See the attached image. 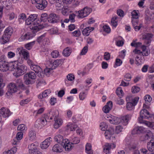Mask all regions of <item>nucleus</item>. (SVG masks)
Returning <instances> with one entry per match:
<instances>
[{"label": "nucleus", "mask_w": 154, "mask_h": 154, "mask_svg": "<svg viewBox=\"0 0 154 154\" xmlns=\"http://www.w3.org/2000/svg\"><path fill=\"white\" fill-rule=\"evenodd\" d=\"M36 14H30L26 20V24L29 25L30 28L34 33L42 29L44 26L40 24V21L37 18Z\"/></svg>", "instance_id": "obj_1"}, {"label": "nucleus", "mask_w": 154, "mask_h": 154, "mask_svg": "<svg viewBox=\"0 0 154 154\" xmlns=\"http://www.w3.org/2000/svg\"><path fill=\"white\" fill-rule=\"evenodd\" d=\"M104 116L105 119L108 121L111 124H117L121 123L124 125L126 126L128 124V122L131 119L132 115L128 114L120 118L107 114Z\"/></svg>", "instance_id": "obj_2"}, {"label": "nucleus", "mask_w": 154, "mask_h": 154, "mask_svg": "<svg viewBox=\"0 0 154 154\" xmlns=\"http://www.w3.org/2000/svg\"><path fill=\"white\" fill-rule=\"evenodd\" d=\"M150 114L147 110L144 108L141 110L140 112V117L138 118L139 122L143 124L148 127L153 128V124L152 122L145 121L143 119H149L150 117Z\"/></svg>", "instance_id": "obj_3"}, {"label": "nucleus", "mask_w": 154, "mask_h": 154, "mask_svg": "<svg viewBox=\"0 0 154 154\" xmlns=\"http://www.w3.org/2000/svg\"><path fill=\"white\" fill-rule=\"evenodd\" d=\"M141 48L142 51L137 48L133 51L134 53L138 54L136 57L135 60L137 62L139 63H143L144 61V59L143 57L148 56L149 53V51L146 48L145 46H142Z\"/></svg>", "instance_id": "obj_4"}, {"label": "nucleus", "mask_w": 154, "mask_h": 154, "mask_svg": "<svg viewBox=\"0 0 154 154\" xmlns=\"http://www.w3.org/2000/svg\"><path fill=\"white\" fill-rule=\"evenodd\" d=\"M17 64L12 62L9 63L6 61L5 56H2L0 57V70L2 72H6L8 71L10 68L13 69V68L17 67Z\"/></svg>", "instance_id": "obj_5"}, {"label": "nucleus", "mask_w": 154, "mask_h": 154, "mask_svg": "<svg viewBox=\"0 0 154 154\" xmlns=\"http://www.w3.org/2000/svg\"><path fill=\"white\" fill-rule=\"evenodd\" d=\"M9 89L12 92L15 93L16 92L19 88L24 89V85L21 79H18L15 81V83H11L8 85Z\"/></svg>", "instance_id": "obj_6"}, {"label": "nucleus", "mask_w": 154, "mask_h": 154, "mask_svg": "<svg viewBox=\"0 0 154 154\" xmlns=\"http://www.w3.org/2000/svg\"><path fill=\"white\" fill-rule=\"evenodd\" d=\"M13 31V29L10 26H9L5 29L3 36L0 39V42L1 44H5L9 41Z\"/></svg>", "instance_id": "obj_7"}, {"label": "nucleus", "mask_w": 154, "mask_h": 154, "mask_svg": "<svg viewBox=\"0 0 154 154\" xmlns=\"http://www.w3.org/2000/svg\"><path fill=\"white\" fill-rule=\"evenodd\" d=\"M17 52L20 55H22L23 57H19L17 61L20 63H22L24 60H27L29 57V54L28 51L23 48H18L17 49Z\"/></svg>", "instance_id": "obj_8"}, {"label": "nucleus", "mask_w": 154, "mask_h": 154, "mask_svg": "<svg viewBox=\"0 0 154 154\" xmlns=\"http://www.w3.org/2000/svg\"><path fill=\"white\" fill-rule=\"evenodd\" d=\"M14 64H17V67L13 68V69H16V72L14 73V75L16 77H18L23 74L27 69V67L24 64H22L20 66L18 65L19 63L17 61L14 62Z\"/></svg>", "instance_id": "obj_9"}, {"label": "nucleus", "mask_w": 154, "mask_h": 154, "mask_svg": "<svg viewBox=\"0 0 154 154\" xmlns=\"http://www.w3.org/2000/svg\"><path fill=\"white\" fill-rule=\"evenodd\" d=\"M32 4H36V8L39 10H42L47 6L48 2L46 0H31Z\"/></svg>", "instance_id": "obj_10"}, {"label": "nucleus", "mask_w": 154, "mask_h": 154, "mask_svg": "<svg viewBox=\"0 0 154 154\" xmlns=\"http://www.w3.org/2000/svg\"><path fill=\"white\" fill-rule=\"evenodd\" d=\"M91 9L86 7L78 11V17L79 18H83L87 16L91 12Z\"/></svg>", "instance_id": "obj_11"}, {"label": "nucleus", "mask_w": 154, "mask_h": 154, "mask_svg": "<svg viewBox=\"0 0 154 154\" xmlns=\"http://www.w3.org/2000/svg\"><path fill=\"white\" fill-rule=\"evenodd\" d=\"M47 119L45 117L38 119L35 122V126L37 128L41 129L47 124Z\"/></svg>", "instance_id": "obj_12"}, {"label": "nucleus", "mask_w": 154, "mask_h": 154, "mask_svg": "<svg viewBox=\"0 0 154 154\" xmlns=\"http://www.w3.org/2000/svg\"><path fill=\"white\" fill-rule=\"evenodd\" d=\"M39 143L37 142H35L29 144L28 146L29 152L30 154H32L38 150Z\"/></svg>", "instance_id": "obj_13"}, {"label": "nucleus", "mask_w": 154, "mask_h": 154, "mask_svg": "<svg viewBox=\"0 0 154 154\" xmlns=\"http://www.w3.org/2000/svg\"><path fill=\"white\" fill-rule=\"evenodd\" d=\"M23 136V133L22 132L20 131L17 132L16 135V139H14L12 141V144L16 145L17 147L19 146L20 145V141L22 139Z\"/></svg>", "instance_id": "obj_14"}, {"label": "nucleus", "mask_w": 154, "mask_h": 154, "mask_svg": "<svg viewBox=\"0 0 154 154\" xmlns=\"http://www.w3.org/2000/svg\"><path fill=\"white\" fill-rule=\"evenodd\" d=\"M71 142H70L69 140L67 139H64V140L62 142L61 145L62 147L66 151H70L72 147Z\"/></svg>", "instance_id": "obj_15"}, {"label": "nucleus", "mask_w": 154, "mask_h": 154, "mask_svg": "<svg viewBox=\"0 0 154 154\" xmlns=\"http://www.w3.org/2000/svg\"><path fill=\"white\" fill-rule=\"evenodd\" d=\"M31 69L35 72L38 76L40 77L43 76V73L42 69L39 66L34 64L31 66Z\"/></svg>", "instance_id": "obj_16"}, {"label": "nucleus", "mask_w": 154, "mask_h": 154, "mask_svg": "<svg viewBox=\"0 0 154 154\" xmlns=\"http://www.w3.org/2000/svg\"><path fill=\"white\" fill-rule=\"evenodd\" d=\"M60 20V16L53 13L51 14L48 18V21L50 23H57Z\"/></svg>", "instance_id": "obj_17"}, {"label": "nucleus", "mask_w": 154, "mask_h": 154, "mask_svg": "<svg viewBox=\"0 0 154 154\" xmlns=\"http://www.w3.org/2000/svg\"><path fill=\"white\" fill-rule=\"evenodd\" d=\"M75 77L72 74H69L66 76V79L65 80V82L67 86L72 85L74 83Z\"/></svg>", "instance_id": "obj_18"}, {"label": "nucleus", "mask_w": 154, "mask_h": 154, "mask_svg": "<svg viewBox=\"0 0 154 154\" xmlns=\"http://www.w3.org/2000/svg\"><path fill=\"white\" fill-rule=\"evenodd\" d=\"M58 115V112L57 110H52L47 114L45 117L47 120H52L54 117V119L57 117Z\"/></svg>", "instance_id": "obj_19"}, {"label": "nucleus", "mask_w": 154, "mask_h": 154, "mask_svg": "<svg viewBox=\"0 0 154 154\" xmlns=\"http://www.w3.org/2000/svg\"><path fill=\"white\" fill-rule=\"evenodd\" d=\"M51 141L52 138L51 137H48L46 139L40 144V147L41 148L43 149H46L50 145Z\"/></svg>", "instance_id": "obj_20"}, {"label": "nucleus", "mask_w": 154, "mask_h": 154, "mask_svg": "<svg viewBox=\"0 0 154 154\" xmlns=\"http://www.w3.org/2000/svg\"><path fill=\"white\" fill-rule=\"evenodd\" d=\"M152 35L149 33H146L143 35L142 38L145 40V43L148 45L151 43V39L152 37Z\"/></svg>", "instance_id": "obj_21"}, {"label": "nucleus", "mask_w": 154, "mask_h": 154, "mask_svg": "<svg viewBox=\"0 0 154 154\" xmlns=\"http://www.w3.org/2000/svg\"><path fill=\"white\" fill-rule=\"evenodd\" d=\"M116 145L114 144H109L106 143L104 145L103 148L104 152L106 154H108L110 152V149L111 148H115Z\"/></svg>", "instance_id": "obj_22"}, {"label": "nucleus", "mask_w": 154, "mask_h": 154, "mask_svg": "<svg viewBox=\"0 0 154 154\" xmlns=\"http://www.w3.org/2000/svg\"><path fill=\"white\" fill-rule=\"evenodd\" d=\"M144 99L145 100V103L143 104V107L144 108H148L149 106V103L152 101V97L150 95L147 94L144 97Z\"/></svg>", "instance_id": "obj_23"}, {"label": "nucleus", "mask_w": 154, "mask_h": 154, "mask_svg": "<svg viewBox=\"0 0 154 154\" xmlns=\"http://www.w3.org/2000/svg\"><path fill=\"white\" fill-rule=\"evenodd\" d=\"M0 114L4 117H8L11 114L9 110L5 108H2L0 109Z\"/></svg>", "instance_id": "obj_24"}, {"label": "nucleus", "mask_w": 154, "mask_h": 154, "mask_svg": "<svg viewBox=\"0 0 154 154\" xmlns=\"http://www.w3.org/2000/svg\"><path fill=\"white\" fill-rule=\"evenodd\" d=\"M112 107V103L110 101H108L106 105L103 108V110L104 113H108L111 109Z\"/></svg>", "instance_id": "obj_25"}, {"label": "nucleus", "mask_w": 154, "mask_h": 154, "mask_svg": "<svg viewBox=\"0 0 154 154\" xmlns=\"http://www.w3.org/2000/svg\"><path fill=\"white\" fill-rule=\"evenodd\" d=\"M114 133V129L112 128H110L106 130L105 133V135L107 139H109Z\"/></svg>", "instance_id": "obj_26"}, {"label": "nucleus", "mask_w": 154, "mask_h": 154, "mask_svg": "<svg viewBox=\"0 0 154 154\" xmlns=\"http://www.w3.org/2000/svg\"><path fill=\"white\" fill-rule=\"evenodd\" d=\"M33 37V34L30 33H27L22 35L19 38V40L20 41L28 40L32 38Z\"/></svg>", "instance_id": "obj_27"}, {"label": "nucleus", "mask_w": 154, "mask_h": 154, "mask_svg": "<svg viewBox=\"0 0 154 154\" xmlns=\"http://www.w3.org/2000/svg\"><path fill=\"white\" fill-rule=\"evenodd\" d=\"M55 123L54 124V127L55 129L58 128L63 123L62 120L57 117L55 118Z\"/></svg>", "instance_id": "obj_28"}, {"label": "nucleus", "mask_w": 154, "mask_h": 154, "mask_svg": "<svg viewBox=\"0 0 154 154\" xmlns=\"http://www.w3.org/2000/svg\"><path fill=\"white\" fill-rule=\"evenodd\" d=\"M52 150L54 152H60L63 151V148L60 144H56L52 147Z\"/></svg>", "instance_id": "obj_29"}, {"label": "nucleus", "mask_w": 154, "mask_h": 154, "mask_svg": "<svg viewBox=\"0 0 154 154\" xmlns=\"http://www.w3.org/2000/svg\"><path fill=\"white\" fill-rule=\"evenodd\" d=\"M147 148L148 149L149 152L150 153H153L154 154V140H151L149 142L147 143Z\"/></svg>", "instance_id": "obj_30"}, {"label": "nucleus", "mask_w": 154, "mask_h": 154, "mask_svg": "<svg viewBox=\"0 0 154 154\" xmlns=\"http://www.w3.org/2000/svg\"><path fill=\"white\" fill-rule=\"evenodd\" d=\"M51 93L50 89H48L44 91L42 93L39 94L38 96L39 98L42 99L48 97Z\"/></svg>", "instance_id": "obj_31"}, {"label": "nucleus", "mask_w": 154, "mask_h": 154, "mask_svg": "<svg viewBox=\"0 0 154 154\" xmlns=\"http://www.w3.org/2000/svg\"><path fill=\"white\" fill-rule=\"evenodd\" d=\"M94 29L93 27H86L82 31V33L84 35L88 36L89 35L90 32L93 30Z\"/></svg>", "instance_id": "obj_32"}, {"label": "nucleus", "mask_w": 154, "mask_h": 154, "mask_svg": "<svg viewBox=\"0 0 154 154\" xmlns=\"http://www.w3.org/2000/svg\"><path fill=\"white\" fill-rule=\"evenodd\" d=\"M72 51V49L70 48L67 47L63 50V54L65 57H68L70 55Z\"/></svg>", "instance_id": "obj_33"}, {"label": "nucleus", "mask_w": 154, "mask_h": 154, "mask_svg": "<svg viewBox=\"0 0 154 154\" xmlns=\"http://www.w3.org/2000/svg\"><path fill=\"white\" fill-rule=\"evenodd\" d=\"M54 139L55 141L61 144H62V142L64 140L63 136L60 134H57L55 136Z\"/></svg>", "instance_id": "obj_34"}, {"label": "nucleus", "mask_w": 154, "mask_h": 154, "mask_svg": "<svg viewBox=\"0 0 154 154\" xmlns=\"http://www.w3.org/2000/svg\"><path fill=\"white\" fill-rule=\"evenodd\" d=\"M66 126L68 129H69L71 131H73L75 130L78 126L76 124H72L69 122L67 124Z\"/></svg>", "instance_id": "obj_35"}, {"label": "nucleus", "mask_w": 154, "mask_h": 154, "mask_svg": "<svg viewBox=\"0 0 154 154\" xmlns=\"http://www.w3.org/2000/svg\"><path fill=\"white\" fill-rule=\"evenodd\" d=\"M85 152L88 154H92L93 153L91 149V145L89 143H87L85 146Z\"/></svg>", "instance_id": "obj_36"}, {"label": "nucleus", "mask_w": 154, "mask_h": 154, "mask_svg": "<svg viewBox=\"0 0 154 154\" xmlns=\"http://www.w3.org/2000/svg\"><path fill=\"white\" fill-rule=\"evenodd\" d=\"M26 19V15L24 13L20 14L18 16V20L20 23L24 22Z\"/></svg>", "instance_id": "obj_37"}, {"label": "nucleus", "mask_w": 154, "mask_h": 154, "mask_svg": "<svg viewBox=\"0 0 154 154\" xmlns=\"http://www.w3.org/2000/svg\"><path fill=\"white\" fill-rule=\"evenodd\" d=\"M0 2L1 5V8L7 7L10 5V1L9 0H0Z\"/></svg>", "instance_id": "obj_38"}, {"label": "nucleus", "mask_w": 154, "mask_h": 154, "mask_svg": "<svg viewBox=\"0 0 154 154\" xmlns=\"http://www.w3.org/2000/svg\"><path fill=\"white\" fill-rule=\"evenodd\" d=\"M150 138H151V140H153V134L152 132L151 131H149L147 133L145 136V138H144V139L143 140V141L148 140Z\"/></svg>", "instance_id": "obj_39"}, {"label": "nucleus", "mask_w": 154, "mask_h": 154, "mask_svg": "<svg viewBox=\"0 0 154 154\" xmlns=\"http://www.w3.org/2000/svg\"><path fill=\"white\" fill-rule=\"evenodd\" d=\"M26 76H28L29 78L32 79H36V76L35 73L32 71H30L26 74Z\"/></svg>", "instance_id": "obj_40"}, {"label": "nucleus", "mask_w": 154, "mask_h": 154, "mask_svg": "<svg viewBox=\"0 0 154 154\" xmlns=\"http://www.w3.org/2000/svg\"><path fill=\"white\" fill-rule=\"evenodd\" d=\"M70 140L72 144H77L79 143L80 141V138L77 137H72Z\"/></svg>", "instance_id": "obj_41"}, {"label": "nucleus", "mask_w": 154, "mask_h": 154, "mask_svg": "<svg viewBox=\"0 0 154 154\" xmlns=\"http://www.w3.org/2000/svg\"><path fill=\"white\" fill-rule=\"evenodd\" d=\"M116 45L118 46H122L123 44L122 38L121 37L119 36L116 39Z\"/></svg>", "instance_id": "obj_42"}, {"label": "nucleus", "mask_w": 154, "mask_h": 154, "mask_svg": "<svg viewBox=\"0 0 154 154\" xmlns=\"http://www.w3.org/2000/svg\"><path fill=\"white\" fill-rule=\"evenodd\" d=\"M64 59H61L57 60L54 61L53 63V65L54 67H57L59 65H61L63 62Z\"/></svg>", "instance_id": "obj_43"}, {"label": "nucleus", "mask_w": 154, "mask_h": 154, "mask_svg": "<svg viewBox=\"0 0 154 154\" xmlns=\"http://www.w3.org/2000/svg\"><path fill=\"white\" fill-rule=\"evenodd\" d=\"M87 93L84 91L80 92L79 95V99L81 100H84L87 97Z\"/></svg>", "instance_id": "obj_44"}, {"label": "nucleus", "mask_w": 154, "mask_h": 154, "mask_svg": "<svg viewBox=\"0 0 154 154\" xmlns=\"http://www.w3.org/2000/svg\"><path fill=\"white\" fill-rule=\"evenodd\" d=\"M131 14L132 18L133 19H138L140 16L138 11L134 10L132 12Z\"/></svg>", "instance_id": "obj_45"}, {"label": "nucleus", "mask_w": 154, "mask_h": 154, "mask_svg": "<svg viewBox=\"0 0 154 154\" xmlns=\"http://www.w3.org/2000/svg\"><path fill=\"white\" fill-rule=\"evenodd\" d=\"M45 33H44L38 37L37 39V42L40 44L42 45L43 42L45 37Z\"/></svg>", "instance_id": "obj_46"}, {"label": "nucleus", "mask_w": 154, "mask_h": 154, "mask_svg": "<svg viewBox=\"0 0 154 154\" xmlns=\"http://www.w3.org/2000/svg\"><path fill=\"white\" fill-rule=\"evenodd\" d=\"M29 139L30 140H34L35 137V134L34 131L32 130L29 131Z\"/></svg>", "instance_id": "obj_47"}, {"label": "nucleus", "mask_w": 154, "mask_h": 154, "mask_svg": "<svg viewBox=\"0 0 154 154\" xmlns=\"http://www.w3.org/2000/svg\"><path fill=\"white\" fill-rule=\"evenodd\" d=\"M70 12V11L68 9L67 7H64L62 10V13L63 15L65 16L67 15Z\"/></svg>", "instance_id": "obj_48"}, {"label": "nucleus", "mask_w": 154, "mask_h": 154, "mask_svg": "<svg viewBox=\"0 0 154 154\" xmlns=\"http://www.w3.org/2000/svg\"><path fill=\"white\" fill-rule=\"evenodd\" d=\"M27 129L26 126L24 124L19 125L17 127V130L21 131H26Z\"/></svg>", "instance_id": "obj_49"}, {"label": "nucleus", "mask_w": 154, "mask_h": 154, "mask_svg": "<svg viewBox=\"0 0 154 154\" xmlns=\"http://www.w3.org/2000/svg\"><path fill=\"white\" fill-rule=\"evenodd\" d=\"M126 109L128 110H132L134 108V106L131 102H128L126 104Z\"/></svg>", "instance_id": "obj_50"}, {"label": "nucleus", "mask_w": 154, "mask_h": 154, "mask_svg": "<svg viewBox=\"0 0 154 154\" xmlns=\"http://www.w3.org/2000/svg\"><path fill=\"white\" fill-rule=\"evenodd\" d=\"M121 97H119L116 98L115 100L116 103L120 105H123L124 103V100L121 98Z\"/></svg>", "instance_id": "obj_51"}, {"label": "nucleus", "mask_w": 154, "mask_h": 154, "mask_svg": "<svg viewBox=\"0 0 154 154\" xmlns=\"http://www.w3.org/2000/svg\"><path fill=\"white\" fill-rule=\"evenodd\" d=\"M100 129L102 131H105L107 128L108 125L106 123L103 122L100 123Z\"/></svg>", "instance_id": "obj_52"}, {"label": "nucleus", "mask_w": 154, "mask_h": 154, "mask_svg": "<svg viewBox=\"0 0 154 154\" xmlns=\"http://www.w3.org/2000/svg\"><path fill=\"white\" fill-rule=\"evenodd\" d=\"M35 43V41H32L26 44L25 45V48L27 50H29L31 48Z\"/></svg>", "instance_id": "obj_53"}, {"label": "nucleus", "mask_w": 154, "mask_h": 154, "mask_svg": "<svg viewBox=\"0 0 154 154\" xmlns=\"http://www.w3.org/2000/svg\"><path fill=\"white\" fill-rule=\"evenodd\" d=\"M48 14L47 13L42 14L41 16V20L42 21L45 22L48 21Z\"/></svg>", "instance_id": "obj_54"}, {"label": "nucleus", "mask_w": 154, "mask_h": 154, "mask_svg": "<svg viewBox=\"0 0 154 154\" xmlns=\"http://www.w3.org/2000/svg\"><path fill=\"white\" fill-rule=\"evenodd\" d=\"M59 55V52L57 50L53 51L51 53V56L53 58H57Z\"/></svg>", "instance_id": "obj_55"}, {"label": "nucleus", "mask_w": 154, "mask_h": 154, "mask_svg": "<svg viewBox=\"0 0 154 154\" xmlns=\"http://www.w3.org/2000/svg\"><path fill=\"white\" fill-rule=\"evenodd\" d=\"M116 17H113L112 19L111 20V24L113 27V28H115L117 26V22L116 20Z\"/></svg>", "instance_id": "obj_56"}, {"label": "nucleus", "mask_w": 154, "mask_h": 154, "mask_svg": "<svg viewBox=\"0 0 154 154\" xmlns=\"http://www.w3.org/2000/svg\"><path fill=\"white\" fill-rule=\"evenodd\" d=\"M131 45L132 47H134L136 48L140 47L142 45V43L140 42H136L135 41H133L131 44Z\"/></svg>", "instance_id": "obj_57"}, {"label": "nucleus", "mask_w": 154, "mask_h": 154, "mask_svg": "<svg viewBox=\"0 0 154 154\" xmlns=\"http://www.w3.org/2000/svg\"><path fill=\"white\" fill-rule=\"evenodd\" d=\"M122 61L120 59L117 58L116 59L115 64L114 66V68H116L118 66H121L122 63Z\"/></svg>", "instance_id": "obj_58"}, {"label": "nucleus", "mask_w": 154, "mask_h": 154, "mask_svg": "<svg viewBox=\"0 0 154 154\" xmlns=\"http://www.w3.org/2000/svg\"><path fill=\"white\" fill-rule=\"evenodd\" d=\"M123 130V128L121 125H119L116 127L115 132L117 134H118L122 131Z\"/></svg>", "instance_id": "obj_59"}, {"label": "nucleus", "mask_w": 154, "mask_h": 154, "mask_svg": "<svg viewBox=\"0 0 154 154\" xmlns=\"http://www.w3.org/2000/svg\"><path fill=\"white\" fill-rule=\"evenodd\" d=\"M140 88L136 86H133L131 88V91L133 93H137L140 91Z\"/></svg>", "instance_id": "obj_60"}, {"label": "nucleus", "mask_w": 154, "mask_h": 154, "mask_svg": "<svg viewBox=\"0 0 154 154\" xmlns=\"http://www.w3.org/2000/svg\"><path fill=\"white\" fill-rule=\"evenodd\" d=\"M56 9L57 10H60L62 9L63 6L62 2H57L56 4Z\"/></svg>", "instance_id": "obj_61"}, {"label": "nucleus", "mask_w": 154, "mask_h": 154, "mask_svg": "<svg viewBox=\"0 0 154 154\" xmlns=\"http://www.w3.org/2000/svg\"><path fill=\"white\" fill-rule=\"evenodd\" d=\"M131 78V75L129 73H126L124 77V79L126 81H129Z\"/></svg>", "instance_id": "obj_62"}, {"label": "nucleus", "mask_w": 154, "mask_h": 154, "mask_svg": "<svg viewBox=\"0 0 154 154\" xmlns=\"http://www.w3.org/2000/svg\"><path fill=\"white\" fill-rule=\"evenodd\" d=\"M103 29L104 31L107 33H109L110 32L111 29L108 25L104 26L103 27Z\"/></svg>", "instance_id": "obj_63"}, {"label": "nucleus", "mask_w": 154, "mask_h": 154, "mask_svg": "<svg viewBox=\"0 0 154 154\" xmlns=\"http://www.w3.org/2000/svg\"><path fill=\"white\" fill-rule=\"evenodd\" d=\"M72 34L74 36L79 37L81 35V32L79 30H76L74 32H72Z\"/></svg>", "instance_id": "obj_64"}]
</instances>
